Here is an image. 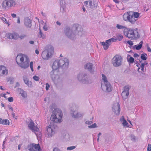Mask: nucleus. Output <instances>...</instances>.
<instances>
[{"label":"nucleus","instance_id":"423d86ee","mask_svg":"<svg viewBox=\"0 0 151 151\" xmlns=\"http://www.w3.org/2000/svg\"><path fill=\"white\" fill-rule=\"evenodd\" d=\"M123 58L119 55H116L111 60V63L115 67H118L122 65V63Z\"/></svg>","mask_w":151,"mask_h":151},{"label":"nucleus","instance_id":"864d4df0","mask_svg":"<svg viewBox=\"0 0 151 151\" xmlns=\"http://www.w3.org/2000/svg\"><path fill=\"white\" fill-rule=\"evenodd\" d=\"M92 123V122L91 121L90 122L87 121L86 122V123L88 124H90Z\"/></svg>","mask_w":151,"mask_h":151},{"label":"nucleus","instance_id":"9d476101","mask_svg":"<svg viewBox=\"0 0 151 151\" xmlns=\"http://www.w3.org/2000/svg\"><path fill=\"white\" fill-rule=\"evenodd\" d=\"M130 87L128 86H125L124 89V91L122 93V96L123 99H125L128 98L129 95V90Z\"/></svg>","mask_w":151,"mask_h":151},{"label":"nucleus","instance_id":"680f3d73","mask_svg":"<svg viewBox=\"0 0 151 151\" xmlns=\"http://www.w3.org/2000/svg\"><path fill=\"white\" fill-rule=\"evenodd\" d=\"M9 109L11 110L12 111L13 110V108L11 107V106L9 107Z\"/></svg>","mask_w":151,"mask_h":151},{"label":"nucleus","instance_id":"7ed1b4c3","mask_svg":"<svg viewBox=\"0 0 151 151\" xmlns=\"http://www.w3.org/2000/svg\"><path fill=\"white\" fill-rule=\"evenodd\" d=\"M63 114L60 110H55L51 115V119L54 122L60 123L62 121Z\"/></svg>","mask_w":151,"mask_h":151},{"label":"nucleus","instance_id":"3c124183","mask_svg":"<svg viewBox=\"0 0 151 151\" xmlns=\"http://www.w3.org/2000/svg\"><path fill=\"white\" fill-rule=\"evenodd\" d=\"M53 151H59V150L57 148H55L54 149Z\"/></svg>","mask_w":151,"mask_h":151},{"label":"nucleus","instance_id":"f704fd0d","mask_svg":"<svg viewBox=\"0 0 151 151\" xmlns=\"http://www.w3.org/2000/svg\"><path fill=\"white\" fill-rule=\"evenodd\" d=\"M76 147L75 146H70L68 147L67 149V150H70L74 149Z\"/></svg>","mask_w":151,"mask_h":151},{"label":"nucleus","instance_id":"e433bc0d","mask_svg":"<svg viewBox=\"0 0 151 151\" xmlns=\"http://www.w3.org/2000/svg\"><path fill=\"white\" fill-rule=\"evenodd\" d=\"M96 127V124L95 123L89 126H88V127H89V128H94Z\"/></svg>","mask_w":151,"mask_h":151},{"label":"nucleus","instance_id":"a211bd4d","mask_svg":"<svg viewBox=\"0 0 151 151\" xmlns=\"http://www.w3.org/2000/svg\"><path fill=\"white\" fill-rule=\"evenodd\" d=\"M9 38L10 39H18V36L17 33H9L8 34Z\"/></svg>","mask_w":151,"mask_h":151},{"label":"nucleus","instance_id":"473e14b6","mask_svg":"<svg viewBox=\"0 0 151 151\" xmlns=\"http://www.w3.org/2000/svg\"><path fill=\"white\" fill-rule=\"evenodd\" d=\"M147 55L146 54H142L141 55V58L143 60H146L147 59Z\"/></svg>","mask_w":151,"mask_h":151},{"label":"nucleus","instance_id":"5701e85b","mask_svg":"<svg viewBox=\"0 0 151 151\" xmlns=\"http://www.w3.org/2000/svg\"><path fill=\"white\" fill-rule=\"evenodd\" d=\"M19 91V94L23 98H25L27 97L26 93L22 89H20Z\"/></svg>","mask_w":151,"mask_h":151},{"label":"nucleus","instance_id":"cd10ccee","mask_svg":"<svg viewBox=\"0 0 151 151\" xmlns=\"http://www.w3.org/2000/svg\"><path fill=\"white\" fill-rule=\"evenodd\" d=\"M132 15L137 20L140 15V14L138 12H133Z\"/></svg>","mask_w":151,"mask_h":151},{"label":"nucleus","instance_id":"f257e3e1","mask_svg":"<svg viewBox=\"0 0 151 151\" xmlns=\"http://www.w3.org/2000/svg\"><path fill=\"white\" fill-rule=\"evenodd\" d=\"M16 61L17 64L22 68L26 69L29 67V61L26 55L18 54L16 57Z\"/></svg>","mask_w":151,"mask_h":151},{"label":"nucleus","instance_id":"f3484780","mask_svg":"<svg viewBox=\"0 0 151 151\" xmlns=\"http://www.w3.org/2000/svg\"><path fill=\"white\" fill-rule=\"evenodd\" d=\"M24 23L25 25L28 27L31 26V21L28 18H26L24 19Z\"/></svg>","mask_w":151,"mask_h":151},{"label":"nucleus","instance_id":"de8ad7c7","mask_svg":"<svg viewBox=\"0 0 151 151\" xmlns=\"http://www.w3.org/2000/svg\"><path fill=\"white\" fill-rule=\"evenodd\" d=\"M80 115H81V114H77L76 115L74 116V117L75 118H77L78 117H80L81 116Z\"/></svg>","mask_w":151,"mask_h":151},{"label":"nucleus","instance_id":"7c9ffc66","mask_svg":"<svg viewBox=\"0 0 151 151\" xmlns=\"http://www.w3.org/2000/svg\"><path fill=\"white\" fill-rule=\"evenodd\" d=\"M116 27L118 29H124L125 28H127L126 27L123 25H120L118 24H116Z\"/></svg>","mask_w":151,"mask_h":151},{"label":"nucleus","instance_id":"6ab92c4d","mask_svg":"<svg viewBox=\"0 0 151 151\" xmlns=\"http://www.w3.org/2000/svg\"><path fill=\"white\" fill-rule=\"evenodd\" d=\"M9 122L8 119H2L1 118H0V124L7 125H9Z\"/></svg>","mask_w":151,"mask_h":151},{"label":"nucleus","instance_id":"2eb2a0df","mask_svg":"<svg viewBox=\"0 0 151 151\" xmlns=\"http://www.w3.org/2000/svg\"><path fill=\"white\" fill-rule=\"evenodd\" d=\"M60 65L59 63L58 60H55L53 63L52 65V67L53 70H57L59 67Z\"/></svg>","mask_w":151,"mask_h":151},{"label":"nucleus","instance_id":"4be33fe9","mask_svg":"<svg viewBox=\"0 0 151 151\" xmlns=\"http://www.w3.org/2000/svg\"><path fill=\"white\" fill-rule=\"evenodd\" d=\"M130 14L128 12L125 13L123 15V18L125 21L128 20L129 19Z\"/></svg>","mask_w":151,"mask_h":151},{"label":"nucleus","instance_id":"603ef678","mask_svg":"<svg viewBox=\"0 0 151 151\" xmlns=\"http://www.w3.org/2000/svg\"><path fill=\"white\" fill-rule=\"evenodd\" d=\"M35 52L36 53L37 55L39 53V51L37 49L35 50Z\"/></svg>","mask_w":151,"mask_h":151},{"label":"nucleus","instance_id":"a19ab883","mask_svg":"<svg viewBox=\"0 0 151 151\" xmlns=\"http://www.w3.org/2000/svg\"><path fill=\"white\" fill-rule=\"evenodd\" d=\"M151 151V144H149L148 145L147 148V151Z\"/></svg>","mask_w":151,"mask_h":151},{"label":"nucleus","instance_id":"412c9836","mask_svg":"<svg viewBox=\"0 0 151 151\" xmlns=\"http://www.w3.org/2000/svg\"><path fill=\"white\" fill-rule=\"evenodd\" d=\"M137 20L132 15L130 16L129 21L132 24H134Z\"/></svg>","mask_w":151,"mask_h":151},{"label":"nucleus","instance_id":"20e7f679","mask_svg":"<svg viewBox=\"0 0 151 151\" xmlns=\"http://www.w3.org/2000/svg\"><path fill=\"white\" fill-rule=\"evenodd\" d=\"M102 80L104 84H101V87L102 89L106 92H109L111 91V86L107 80L106 76L104 74H102Z\"/></svg>","mask_w":151,"mask_h":151},{"label":"nucleus","instance_id":"13d9d810","mask_svg":"<svg viewBox=\"0 0 151 151\" xmlns=\"http://www.w3.org/2000/svg\"><path fill=\"white\" fill-rule=\"evenodd\" d=\"M29 43L30 44H33L34 43V42L33 41H29Z\"/></svg>","mask_w":151,"mask_h":151},{"label":"nucleus","instance_id":"58836bf2","mask_svg":"<svg viewBox=\"0 0 151 151\" xmlns=\"http://www.w3.org/2000/svg\"><path fill=\"white\" fill-rule=\"evenodd\" d=\"M127 43H128L129 45L131 46H132L133 44V42L131 40H128L127 41Z\"/></svg>","mask_w":151,"mask_h":151},{"label":"nucleus","instance_id":"2f4dec72","mask_svg":"<svg viewBox=\"0 0 151 151\" xmlns=\"http://www.w3.org/2000/svg\"><path fill=\"white\" fill-rule=\"evenodd\" d=\"M122 119L123 120V122L122 123L123 125L124 126H126L128 124V123L126 120H125L123 116H122Z\"/></svg>","mask_w":151,"mask_h":151},{"label":"nucleus","instance_id":"052dcab7","mask_svg":"<svg viewBox=\"0 0 151 151\" xmlns=\"http://www.w3.org/2000/svg\"><path fill=\"white\" fill-rule=\"evenodd\" d=\"M6 94H3L2 95H1V96H3L4 98H6Z\"/></svg>","mask_w":151,"mask_h":151},{"label":"nucleus","instance_id":"a878e982","mask_svg":"<svg viewBox=\"0 0 151 151\" xmlns=\"http://www.w3.org/2000/svg\"><path fill=\"white\" fill-rule=\"evenodd\" d=\"M92 65L91 63H87L85 66V68L86 69H88L91 70L92 69Z\"/></svg>","mask_w":151,"mask_h":151},{"label":"nucleus","instance_id":"37998d69","mask_svg":"<svg viewBox=\"0 0 151 151\" xmlns=\"http://www.w3.org/2000/svg\"><path fill=\"white\" fill-rule=\"evenodd\" d=\"M24 83H25V84H26L28 82H29V80L28 78L26 77H24Z\"/></svg>","mask_w":151,"mask_h":151},{"label":"nucleus","instance_id":"1a4fd4ad","mask_svg":"<svg viewBox=\"0 0 151 151\" xmlns=\"http://www.w3.org/2000/svg\"><path fill=\"white\" fill-rule=\"evenodd\" d=\"M116 40L114 38H111L107 40L106 42H102L101 45L103 46V48L104 50H106L108 48L109 45H111V42H115Z\"/></svg>","mask_w":151,"mask_h":151},{"label":"nucleus","instance_id":"4468645a","mask_svg":"<svg viewBox=\"0 0 151 151\" xmlns=\"http://www.w3.org/2000/svg\"><path fill=\"white\" fill-rule=\"evenodd\" d=\"M147 64V63L145 62L141 63V65L140 64H137L136 65L138 67L137 70L138 71L141 72H143L144 70L145 65Z\"/></svg>","mask_w":151,"mask_h":151},{"label":"nucleus","instance_id":"e2e57ef3","mask_svg":"<svg viewBox=\"0 0 151 151\" xmlns=\"http://www.w3.org/2000/svg\"><path fill=\"white\" fill-rule=\"evenodd\" d=\"M82 9L83 12H85V9L84 6H83V7H82Z\"/></svg>","mask_w":151,"mask_h":151},{"label":"nucleus","instance_id":"a18cd8bd","mask_svg":"<svg viewBox=\"0 0 151 151\" xmlns=\"http://www.w3.org/2000/svg\"><path fill=\"white\" fill-rule=\"evenodd\" d=\"M43 29L45 31H47V30L48 28L47 26V25L46 24H45L44 26L43 27Z\"/></svg>","mask_w":151,"mask_h":151},{"label":"nucleus","instance_id":"bf43d9fd","mask_svg":"<svg viewBox=\"0 0 151 151\" xmlns=\"http://www.w3.org/2000/svg\"><path fill=\"white\" fill-rule=\"evenodd\" d=\"M101 133H99V134H98V139H97V140H99V136L100 135H101Z\"/></svg>","mask_w":151,"mask_h":151},{"label":"nucleus","instance_id":"c756f323","mask_svg":"<svg viewBox=\"0 0 151 151\" xmlns=\"http://www.w3.org/2000/svg\"><path fill=\"white\" fill-rule=\"evenodd\" d=\"M123 38V36L121 35H118L116 36V38L115 39L116 40H118L119 41H121L122 39Z\"/></svg>","mask_w":151,"mask_h":151},{"label":"nucleus","instance_id":"8fccbe9b","mask_svg":"<svg viewBox=\"0 0 151 151\" xmlns=\"http://www.w3.org/2000/svg\"><path fill=\"white\" fill-rule=\"evenodd\" d=\"M134 57L137 58L139 56V55L137 53H135L134 54Z\"/></svg>","mask_w":151,"mask_h":151},{"label":"nucleus","instance_id":"49530a36","mask_svg":"<svg viewBox=\"0 0 151 151\" xmlns=\"http://www.w3.org/2000/svg\"><path fill=\"white\" fill-rule=\"evenodd\" d=\"M8 100L9 102H12L13 101V98L12 97H9L8 98Z\"/></svg>","mask_w":151,"mask_h":151},{"label":"nucleus","instance_id":"5fc2aeb1","mask_svg":"<svg viewBox=\"0 0 151 151\" xmlns=\"http://www.w3.org/2000/svg\"><path fill=\"white\" fill-rule=\"evenodd\" d=\"M17 22L18 23H20V19L19 17H18L17 20Z\"/></svg>","mask_w":151,"mask_h":151},{"label":"nucleus","instance_id":"f03ea898","mask_svg":"<svg viewBox=\"0 0 151 151\" xmlns=\"http://www.w3.org/2000/svg\"><path fill=\"white\" fill-rule=\"evenodd\" d=\"M124 35L128 38L134 40L138 38L139 35L137 29L132 28H125L123 31Z\"/></svg>","mask_w":151,"mask_h":151},{"label":"nucleus","instance_id":"ddd939ff","mask_svg":"<svg viewBox=\"0 0 151 151\" xmlns=\"http://www.w3.org/2000/svg\"><path fill=\"white\" fill-rule=\"evenodd\" d=\"M8 71L6 68L4 66H0V76H2L7 75Z\"/></svg>","mask_w":151,"mask_h":151},{"label":"nucleus","instance_id":"6e6552de","mask_svg":"<svg viewBox=\"0 0 151 151\" xmlns=\"http://www.w3.org/2000/svg\"><path fill=\"white\" fill-rule=\"evenodd\" d=\"M27 149L29 151H41L39 144H31L28 146Z\"/></svg>","mask_w":151,"mask_h":151},{"label":"nucleus","instance_id":"dca6fc26","mask_svg":"<svg viewBox=\"0 0 151 151\" xmlns=\"http://www.w3.org/2000/svg\"><path fill=\"white\" fill-rule=\"evenodd\" d=\"M52 127L51 125H50L47 128V132H48V136H51L52 135V132H53Z\"/></svg>","mask_w":151,"mask_h":151},{"label":"nucleus","instance_id":"4d7b16f0","mask_svg":"<svg viewBox=\"0 0 151 151\" xmlns=\"http://www.w3.org/2000/svg\"><path fill=\"white\" fill-rule=\"evenodd\" d=\"M21 145H20V144L19 145H18V149L19 150H20Z\"/></svg>","mask_w":151,"mask_h":151},{"label":"nucleus","instance_id":"9b49d317","mask_svg":"<svg viewBox=\"0 0 151 151\" xmlns=\"http://www.w3.org/2000/svg\"><path fill=\"white\" fill-rule=\"evenodd\" d=\"M3 4L5 7H11L15 6L16 3L13 0H5L3 1Z\"/></svg>","mask_w":151,"mask_h":151},{"label":"nucleus","instance_id":"4c0bfd02","mask_svg":"<svg viewBox=\"0 0 151 151\" xmlns=\"http://www.w3.org/2000/svg\"><path fill=\"white\" fill-rule=\"evenodd\" d=\"M33 62L32 61L30 63V67L31 68V69L32 71H33Z\"/></svg>","mask_w":151,"mask_h":151},{"label":"nucleus","instance_id":"72a5a7b5","mask_svg":"<svg viewBox=\"0 0 151 151\" xmlns=\"http://www.w3.org/2000/svg\"><path fill=\"white\" fill-rule=\"evenodd\" d=\"M26 84L29 87H31L32 86V83L31 81H29V82H28Z\"/></svg>","mask_w":151,"mask_h":151},{"label":"nucleus","instance_id":"6e6d98bb","mask_svg":"<svg viewBox=\"0 0 151 151\" xmlns=\"http://www.w3.org/2000/svg\"><path fill=\"white\" fill-rule=\"evenodd\" d=\"M147 50L148 51L151 52V49H150L149 47H147Z\"/></svg>","mask_w":151,"mask_h":151},{"label":"nucleus","instance_id":"b1692460","mask_svg":"<svg viewBox=\"0 0 151 151\" xmlns=\"http://www.w3.org/2000/svg\"><path fill=\"white\" fill-rule=\"evenodd\" d=\"M67 60L66 58H65L64 59H61L58 60L60 66L64 65L65 63V61Z\"/></svg>","mask_w":151,"mask_h":151},{"label":"nucleus","instance_id":"0eeeda50","mask_svg":"<svg viewBox=\"0 0 151 151\" xmlns=\"http://www.w3.org/2000/svg\"><path fill=\"white\" fill-rule=\"evenodd\" d=\"M28 127L29 129L31 130L37 136L41 135L40 129L38 128L37 125H35V124L33 121L31 120L28 124Z\"/></svg>","mask_w":151,"mask_h":151},{"label":"nucleus","instance_id":"338daca9","mask_svg":"<svg viewBox=\"0 0 151 151\" xmlns=\"http://www.w3.org/2000/svg\"><path fill=\"white\" fill-rule=\"evenodd\" d=\"M57 24H58V25H60V22H58V21L57 22Z\"/></svg>","mask_w":151,"mask_h":151},{"label":"nucleus","instance_id":"69168bd1","mask_svg":"<svg viewBox=\"0 0 151 151\" xmlns=\"http://www.w3.org/2000/svg\"><path fill=\"white\" fill-rule=\"evenodd\" d=\"M113 1L116 3H118V2L117 0H113Z\"/></svg>","mask_w":151,"mask_h":151},{"label":"nucleus","instance_id":"09e8293b","mask_svg":"<svg viewBox=\"0 0 151 151\" xmlns=\"http://www.w3.org/2000/svg\"><path fill=\"white\" fill-rule=\"evenodd\" d=\"M11 16L13 18L15 17H16V15L15 14L13 13L11 14Z\"/></svg>","mask_w":151,"mask_h":151},{"label":"nucleus","instance_id":"c85d7f7f","mask_svg":"<svg viewBox=\"0 0 151 151\" xmlns=\"http://www.w3.org/2000/svg\"><path fill=\"white\" fill-rule=\"evenodd\" d=\"M39 37L40 38L41 37L43 39L45 38V36L43 34L42 32L40 27L39 28Z\"/></svg>","mask_w":151,"mask_h":151},{"label":"nucleus","instance_id":"79ce46f5","mask_svg":"<svg viewBox=\"0 0 151 151\" xmlns=\"http://www.w3.org/2000/svg\"><path fill=\"white\" fill-rule=\"evenodd\" d=\"M33 79L35 80L36 81H38L39 80V78L38 76H34L33 77Z\"/></svg>","mask_w":151,"mask_h":151},{"label":"nucleus","instance_id":"c9c22d12","mask_svg":"<svg viewBox=\"0 0 151 151\" xmlns=\"http://www.w3.org/2000/svg\"><path fill=\"white\" fill-rule=\"evenodd\" d=\"M1 20L4 22H5L6 24H8V26L9 25V24L8 22L7 21L6 19L4 17L1 18Z\"/></svg>","mask_w":151,"mask_h":151},{"label":"nucleus","instance_id":"774afa93","mask_svg":"<svg viewBox=\"0 0 151 151\" xmlns=\"http://www.w3.org/2000/svg\"><path fill=\"white\" fill-rule=\"evenodd\" d=\"M40 68V66H38V67H37V69L38 70H39V69Z\"/></svg>","mask_w":151,"mask_h":151},{"label":"nucleus","instance_id":"39448f33","mask_svg":"<svg viewBox=\"0 0 151 151\" xmlns=\"http://www.w3.org/2000/svg\"><path fill=\"white\" fill-rule=\"evenodd\" d=\"M54 48L51 45H48L47 49L42 52V58L45 60H48L54 52Z\"/></svg>","mask_w":151,"mask_h":151},{"label":"nucleus","instance_id":"bb28decb","mask_svg":"<svg viewBox=\"0 0 151 151\" xmlns=\"http://www.w3.org/2000/svg\"><path fill=\"white\" fill-rule=\"evenodd\" d=\"M89 3V5H88V2L87 1H85L84 2V5L85 6H86L87 7L90 8L91 7V6H92V1H88Z\"/></svg>","mask_w":151,"mask_h":151},{"label":"nucleus","instance_id":"ea45409f","mask_svg":"<svg viewBox=\"0 0 151 151\" xmlns=\"http://www.w3.org/2000/svg\"><path fill=\"white\" fill-rule=\"evenodd\" d=\"M18 36V38H19L21 40H22V39H23L24 38L26 37V35H20V36Z\"/></svg>","mask_w":151,"mask_h":151},{"label":"nucleus","instance_id":"0e129e2a","mask_svg":"<svg viewBox=\"0 0 151 151\" xmlns=\"http://www.w3.org/2000/svg\"><path fill=\"white\" fill-rule=\"evenodd\" d=\"M0 88L2 90H4V89H3V88H2V86H0Z\"/></svg>","mask_w":151,"mask_h":151},{"label":"nucleus","instance_id":"393cba45","mask_svg":"<svg viewBox=\"0 0 151 151\" xmlns=\"http://www.w3.org/2000/svg\"><path fill=\"white\" fill-rule=\"evenodd\" d=\"M143 44V42L142 41H141L139 43V45H136L135 47L136 49L137 50H140L142 47Z\"/></svg>","mask_w":151,"mask_h":151},{"label":"nucleus","instance_id":"aec40b11","mask_svg":"<svg viewBox=\"0 0 151 151\" xmlns=\"http://www.w3.org/2000/svg\"><path fill=\"white\" fill-rule=\"evenodd\" d=\"M127 60L129 64L133 63L134 61V58L129 55H127Z\"/></svg>","mask_w":151,"mask_h":151},{"label":"nucleus","instance_id":"f8f14e48","mask_svg":"<svg viewBox=\"0 0 151 151\" xmlns=\"http://www.w3.org/2000/svg\"><path fill=\"white\" fill-rule=\"evenodd\" d=\"M113 110L116 115L119 114L120 111V105L119 103H116L114 104L112 107Z\"/></svg>","mask_w":151,"mask_h":151},{"label":"nucleus","instance_id":"c03bdc74","mask_svg":"<svg viewBox=\"0 0 151 151\" xmlns=\"http://www.w3.org/2000/svg\"><path fill=\"white\" fill-rule=\"evenodd\" d=\"M50 87V86L48 83H46V90L47 91L48 90L49 88Z\"/></svg>","mask_w":151,"mask_h":151}]
</instances>
